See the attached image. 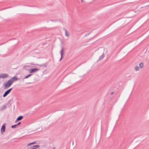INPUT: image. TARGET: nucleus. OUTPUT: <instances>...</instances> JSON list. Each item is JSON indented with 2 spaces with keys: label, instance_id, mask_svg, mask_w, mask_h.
<instances>
[{
  "label": "nucleus",
  "instance_id": "nucleus-1",
  "mask_svg": "<svg viewBox=\"0 0 149 149\" xmlns=\"http://www.w3.org/2000/svg\"><path fill=\"white\" fill-rule=\"evenodd\" d=\"M13 83L10 80H8L7 82L4 85V89H7L9 88L13 84Z\"/></svg>",
  "mask_w": 149,
  "mask_h": 149
},
{
  "label": "nucleus",
  "instance_id": "nucleus-2",
  "mask_svg": "<svg viewBox=\"0 0 149 149\" xmlns=\"http://www.w3.org/2000/svg\"><path fill=\"white\" fill-rule=\"evenodd\" d=\"M12 89L13 88H11L5 91L3 95V97H5L7 96L10 93Z\"/></svg>",
  "mask_w": 149,
  "mask_h": 149
},
{
  "label": "nucleus",
  "instance_id": "nucleus-3",
  "mask_svg": "<svg viewBox=\"0 0 149 149\" xmlns=\"http://www.w3.org/2000/svg\"><path fill=\"white\" fill-rule=\"evenodd\" d=\"M39 70V69L37 68H32L29 69V72L30 73L35 72Z\"/></svg>",
  "mask_w": 149,
  "mask_h": 149
},
{
  "label": "nucleus",
  "instance_id": "nucleus-4",
  "mask_svg": "<svg viewBox=\"0 0 149 149\" xmlns=\"http://www.w3.org/2000/svg\"><path fill=\"white\" fill-rule=\"evenodd\" d=\"M64 48L63 47H62L61 48V50L60 51V54L61 55V57L59 60V61H60L62 60L63 58V54L64 53Z\"/></svg>",
  "mask_w": 149,
  "mask_h": 149
},
{
  "label": "nucleus",
  "instance_id": "nucleus-5",
  "mask_svg": "<svg viewBox=\"0 0 149 149\" xmlns=\"http://www.w3.org/2000/svg\"><path fill=\"white\" fill-rule=\"evenodd\" d=\"M6 126L5 124H3L1 128V131L2 133H3L5 131Z\"/></svg>",
  "mask_w": 149,
  "mask_h": 149
},
{
  "label": "nucleus",
  "instance_id": "nucleus-6",
  "mask_svg": "<svg viewBox=\"0 0 149 149\" xmlns=\"http://www.w3.org/2000/svg\"><path fill=\"white\" fill-rule=\"evenodd\" d=\"M8 74L6 73H3L0 74V77L4 78L8 77Z\"/></svg>",
  "mask_w": 149,
  "mask_h": 149
},
{
  "label": "nucleus",
  "instance_id": "nucleus-7",
  "mask_svg": "<svg viewBox=\"0 0 149 149\" xmlns=\"http://www.w3.org/2000/svg\"><path fill=\"white\" fill-rule=\"evenodd\" d=\"M39 146H40L39 145H36L33 146H30L29 147L30 148H31V149H36L37 148H39Z\"/></svg>",
  "mask_w": 149,
  "mask_h": 149
},
{
  "label": "nucleus",
  "instance_id": "nucleus-8",
  "mask_svg": "<svg viewBox=\"0 0 149 149\" xmlns=\"http://www.w3.org/2000/svg\"><path fill=\"white\" fill-rule=\"evenodd\" d=\"M48 65V63L47 62H46L44 64H42L41 65H38V66H39L40 67H44L45 68Z\"/></svg>",
  "mask_w": 149,
  "mask_h": 149
},
{
  "label": "nucleus",
  "instance_id": "nucleus-9",
  "mask_svg": "<svg viewBox=\"0 0 149 149\" xmlns=\"http://www.w3.org/2000/svg\"><path fill=\"white\" fill-rule=\"evenodd\" d=\"M104 55L103 53L101 56H100L98 59L97 61V62H98L102 60L104 57Z\"/></svg>",
  "mask_w": 149,
  "mask_h": 149
},
{
  "label": "nucleus",
  "instance_id": "nucleus-10",
  "mask_svg": "<svg viewBox=\"0 0 149 149\" xmlns=\"http://www.w3.org/2000/svg\"><path fill=\"white\" fill-rule=\"evenodd\" d=\"M17 77H16L15 76L9 80L13 83L14 81L17 80Z\"/></svg>",
  "mask_w": 149,
  "mask_h": 149
},
{
  "label": "nucleus",
  "instance_id": "nucleus-11",
  "mask_svg": "<svg viewBox=\"0 0 149 149\" xmlns=\"http://www.w3.org/2000/svg\"><path fill=\"white\" fill-rule=\"evenodd\" d=\"M21 123L19 122L17 124H15L14 125H13L11 126V127L12 128H15L17 127L18 125H20Z\"/></svg>",
  "mask_w": 149,
  "mask_h": 149
},
{
  "label": "nucleus",
  "instance_id": "nucleus-12",
  "mask_svg": "<svg viewBox=\"0 0 149 149\" xmlns=\"http://www.w3.org/2000/svg\"><path fill=\"white\" fill-rule=\"evenodd\" d=\"M63 29L65 32V36L67 37H68L69 36V34L68 33L66 29L64 28Z\"/></svg>",
  "mask_w": 149,
  "mask_h": 149
},
{
  "label": "nucleus",
  "instance_id": "nucleus-13",
  "mask_svg": "<svg viewBox=\"0 0 149 149\" xmlns=\"http://www.w3.org/2000/svg\"><path fill=\"white\" fill-rule=\"evenodd\" d=\"M23 116H19L17 118V120L19 121L22 119Z\"/></svg>",
  "mask_w": 149,
  "mask_h": 149
},
{
  "label": "nucleus",
  "instance_id": "nucleus-14",
  "mask_svg": "<svg viewBox=\"0 0 149 149\" xmlns=\"http://www.w3.org/2000/svg\"><path fill=\"white\" fill-rule=\"evenodd\" d=\"M36 141H34L33 142L31 143H29L28 144H27V146H29L31 145L36 144Z\"/></svg>",
  "mask_w": 149,
  "mask_h": 149
},
{
  "label": "nucleus",
  "instance_id": "nucleus-15",
  "mask_svg": "<svg viewBox=\"0 0 149 149\" xmlns=\"http://www.w3.org/2000/svg\"><path fill=\"white\" fill-rule=\"evenodd\" d=\"M6 105H4L1 107V109L2 110H3L5 109H6Z\"/></svg>",
  "mask_w": 149,
  "mask_h": 149
},
{
  "label": "nucleus",
  "instance_id": "nucleus-16",
  "mask_svg": "<svg viewBox=\"0 0 149 149\" xmlns=\"http://www.w3.org/2000/svg\"><path fill=\"white\" fill-rule=\"evenodd\" d=\"M139 66L140 68H142L143 67V63H141L139 64Z\"/></svg>",
  "mask_w": 149,
  "mask_h": 149
},
{
  "label": "nucleus",
  "instance_id": "nucleus-17",
  "mask_svg": "<svg viewBox=\"0 0 149 149\" xmlns=\"http://www.w3.org/2000/svg\"><path fill=\"white\" fill-rule=\"evenodd\" d=\"M32 75V74H29L28 75H26L24 77V79H26L28 78L29 77H30Z\"/></svg>",
  "mask_w": 149,
  "mask_h": 149
},
{
  "label": "nucleus",
  "instance_id": "nucleus-18",
  "mask_svg": "<svg viewBox=\"0 0 149 149\" xmlns=\"http://www.w3.org/2000/svg\"><path fill=\"white\" fill-rule=\"evenodd\" d=\"M135 69L136 71H138L139 70L140 68L138 66H136L135 68Z\"/></svg>",
  "mask_w": 149,
  "mask_h": 149
},
{
  "label": "nucleus",
  "instance_id": "nucleus-19",
  "mask_svg": "<svg viewBox=\"0 0 149 149\" xmlns=\"http://www.w3.org/2000/svg\"><path fill=\"white\" fill-rule=\"evenodd\" d=\"M30 64L31 65H37V66H38V64H34L33 63H30Z\"/></svg>",
  "mask_w": 149,
  "mask_h": 149
},
{
  "label": "nucleus",
  "instance_id": "nucleus-20",
  "mask_svg": "<svg viewBox=\"0 0 149 149\" xmlns=\"http://www.w3.org/2000/svg\"><path fill=\"white\" fill-rule=\"evenodd\" d=\"M90 33H87V34H85V36H88V35H89L90 34Z\"/></svg>",
  "mask_w": 149,
  "mask_h": 149
},
{
  "label": "nucleus",
  "instance_id": "nucleus-21",
  "mask_svg": "<svg viewBox=\"0 0 149 149\" xmlns=\"http://www.w3.org/2000/svg\"><path fill=\"white\" fill-rule=\"evenodd\" d=\"M18 121H19L18 120H17V119L15 121V123H17Z\"/></svg>",
  "mask_w": 149,
  "mask_h": 149
},
{
  "label": "nucleus",
  "instance_id": "nucleus-22",
  "mask_svg": "<svg viewBox=\"0 0 149 149\" xmlns=\"http://www.w3.org/2000/svg\"><path fill=\"white\" fill-rule=\"evenodd\" d=\"M81 1L82 3L84 1V0H81Z\"/></svg>",
  "mask_w": 149,
  "mask_h": 149
},
{
  "label": "nucleus",
  "instance_id": "nucleus-23",
  "mask_svg": "<svg viewBox=\"0 0 149 149\" xmlns=\"http://www.w3.org/2000/svg\"><path fill=\"white\" fill-rule=\"evenodd\" d=\"M113 92H112V93H111V95H113Z\"/></svg>",
  "mask_w": 149,
  "mask_h": 149
},
{
  "label": "nucleus",
  "instance_id": "nucleus-24",
  "mask_svg": "<svg viewBox=\"0 0 149 149\" xmlns=\"http://www.w3.org/2000/svg\"><path fill=\"white\" fill-rule=\"evenodd\" d=\"M52 149H56V148L55 147H54L52 148Z\"/></svg>",
  "mask_w": 149,
  "mask_h": 149
},
{
  "label": "nucleus",
  "instance_id": "nucleus-25",
  "mask_svg": "<svg viewBox=\"0 0 149 149\" xmlns=\"http://www.w3.org/2000/svg\"><path fill=\"white\" fill-rule=\"evenodd\" d=\"M1 78V77H0V78Z\"/></svg>",
  "mask_w": 149,
  "mask_h": 149
}]
</instances>
